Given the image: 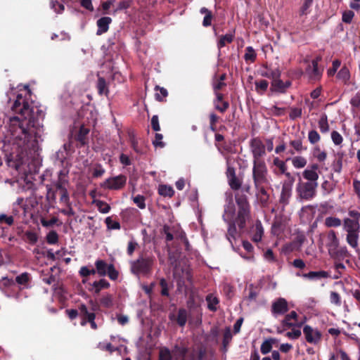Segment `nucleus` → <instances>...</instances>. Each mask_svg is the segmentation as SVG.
Masks as SVG:
<instances>
[{
    "label": "nucleus",
    "mask_w": 360,
    "mask_h": 360,
    "mask_svg": "<svg viewBox=\"0 0 360 360\" xmlns=\"http://www.w3.org/2000/svg\"><path fill=\"white\" fill-rule=\"evenodd\" d=\"M313 0H305L300 9V15H307L309 13V8L312 4Z\"/></svg>",
    "instance_id": "obj_44"
},
{
    "label": "nucleus",
    "mask_w": 360,
    "mask_h": 360,
    "mask_svg": "<svg viewBox=\"0 0 360 360\" xmlns=\"http://www.w3.org/2000/svg\"><path fill=\"white\" fill-rule=\"evenodd\" d=\"M319 127L320 130L323 133H326L329 130V126L328 124L327 116L323 115L319 121Z\"/></svg>",
    "instance_id": "obj_45"
},
{
    "label": "nucleus",
    "mask_w": 360,
    "mask_h": 360,
    "mask_svg": "<svg viewBox=\"0 0 360 360\" xmlns=\"http://www.w3.org/2000/svg\"><path fill=\"white\" fill-rule=\"evenodd\" d=\"M331 139H332V141L334 143L335 145L336 146H339L342 143V136H341V134L336 131H332L331 133Z\"/></svg>",
    "instance_id": "obj_55"
},
{
    "label": "nucleus",
    "mask_w": 360,
    "mask_h": 360,
    "mask_svg": "<svg viewBox=\"0 0 360 360\" xmlns=\"http://www.w3.org/2000/svg\"><path fill=\"white\" fill-rule=\"evenodd\" d=\"M359 232L347 233V243L352 248L356 249L359 246Z\"/></svg>",
    "instance_id": "obj_23"
},
{
    "label": "nucleus",
    "mask_w": 360,
    "mask_h": 360,
    "mask_svg": "<svg viewBox=\"0 0 360 360\" xmlns=\"http://www.w3.org/2000/svg\"><path fill=\"white\" fill-rule=\"evenodd\" d=\"M257 54L252 46H248L245 49L244 58L246 62H254L256 59Z\"/></svg>",
    "instance_id": "obj_40"
},
{
    "label": "nucleus",
    "mask_w": 360,
    "mask_h": 360,
    "mask_svg": "<svg viewBox=\"0 0 360 360\" xmlns=\"http://www.w3.org/2000/svg\"><path fill=\"white\" fill-rule=\"evenodd\" d=\"M46 241L50 245L56 244L58 241V233L55 231H50L46 235Z\"/></svg>",
    "instance_id": "obj_47"
},
{
    "label": "nucleus",
    "mask_w": 360,
    "mask_h": 360,
    "mask_svg": "<svg viewBox=\"0 0 360 360\" xmlns=\"http://www.w3.org/2000/svg\"><path fill=\"white\" fill-rule=\"evenodd\" d=\"M130 6V3L128 1H120L116 6L115 9L113 11L112 14L115 15L117 12L126 10Z\"/></svg>",
    "instance_id": "obj_51"
},
{
    "label": "nucleus",
    "mask_w": 360,
    "mask_h": 360,
    "mask_svg": "<svg viewBox=\"0 0 360 360\" xmlns=\"http://www.w3.org/2000/svg\"><path fill=\"white\" fill-rule=\"evenodd\" d=\"M187 321V311L184 309L179 310L177 316V323L180 326H185Z\"/></svg>",
    "instance_id": "obj_43"
},
{
    "label": "nucleus",
    "mask_w": 360,
    "mask_h": 360,
    "mask_svg": "<svg viewBox=\"0 0 360 360\" xmlns=\"http://www.w3.org/2000/svg\"><path fill=\"white\" fill-rule=\"evenodd\" d=\"M252 173L255 184L258 187L266 181L267 169L264 162L262 160L253 161Z\"/></svg>",
    "instance_id": "obj_6"
},
{
    "label": "nucleus",
    "mask_w": 360,
    "mask_h": 360,
    "mask_svg": "<svg viewBox=\"0 0 360 360\" xmlns=\"http://www.w3.org/2000/svg\"><path fill=\"white\" fill-rule=\"evenodd\" d=\"M274 165L279 169L282 174H285L287 176H290V173L285 172L287 167L285 163L283 160H281L278 158H275L274 159Z\"/></svg>",
    "instance_id": "obj_42"
},
{
    "label": "nucleus",
    "mask_w": 360,
    "mask_h": 360,
    "mask_svg": "<svg viewBox=\"0 0 360 360\" xmlns=\"http://www.w3.org/2000/svg\"><path fill=\"white\" fill-rule=\"evenodd\" d=\"M252 240L258 243L262 240L264 235V228L260 221L257 220L250 229Z\"/></svg>",
    "instance_id": "obj_12"
},
{
    "label": "nucleus",
    "mask_w": 360,
    "mask_h": 360,
    "mask_svg": "<svg viewBox=\"0 0 360 360\" xmlns=\"http://www.w3.org/2000/svg\"><path fill=\"white\" fill-rule=\"evenodd\" d=\"M291 194V186L287 184H283L281 191V200L282 201L287 200Z\"/></svg>",
    "instance_id": "obj_49"
},
{
    "label": "nucleus",
    "mask_w": 360,
    "mask_h": 360,
    "mask_svg": "<svg viewBox=\"0 0 360 360\" xmlns=\"http://www.w3.org/2000/svg\"><path fill=\"white\" fill-rule=\"evenodd\" d=\"M127 178L124 175H119L106 179L102 186L111 190H117L122 188L126 184Z\"/></svg>",
    "instance_id": "obj_8"
},
{
    "label": "nucleus",
    "mask_w": 360,
    "mask_h": 360,
    "mask_svg": "<svg viewBox=\"0 0 360 360\" xmlns=\"http://www.w3.org/2000/svg\"><path fill=\"white\" fill-rule=\"evenodd\" d=\"M303 333L307 342L310 344H317L321 338V333L317 329H314L312 327L307 325L303 328Z\"/></svg>",
    "instance_id": "obj_10"
},
{
    "label": "nucleus",
    "mask_w": 360,
    "mask_h": 360,
    "mask_svg": "<svg viewBox=\"0 0 360 360\" xmlns=\"http://www.w3.org/2000/svg\"><path fill=\"white\" fill-rule=\"evenodd\" d=\"M236 202L238 206V215L236 221L226 222L228 224L227 238L231 243V238L235 239L237 236L236 223L240 229L245 226L246 221L250 217V205L243 196L236 198Z\"/></svg>",
    "instance_id": "obj_2"
},
{
    "label": "nucleus",
    "mask_w": 360,
    "mask_h": 360,
    "mask_svg": "<svg viewBox=\"0 0 360 360\" xmlns=\"http://www.w3.org/2000/svg\"><path fill=\"white\" fill-rule=\"evenodd\" d=\"M30 280V274L27 273V272H25V273H22L18 276H16L15 278V281L18 284L20 285H23L24 287H27L28 286V283Z\"/></svg>",
    "instance_id": "obj_35"
},
{
    "label": "nucleus",
    "mask_w": 360,
    "mask_h": 360,
    "mask_svg": "<svg viewBox=\"0 0 360 360\" xmlns=\"http://www.w3.org/2000/svg\"><path fill=\"white\" fill-rule=\"evenodd\" d=\"M108 276L111 280H116L118 278V271L115 269L113 264L108 265Z\"/></svg>",
    "instance_id": "obj_56"
},
{
    "label": "nucleus",
    "mask_w": 360,
    "mask_h": 360,
    "mask_svg": "<svg viewBox=\"0 0 360 360\" xmlns=\"http://www.w3.org/2000/svg\"><path fill=\"white\" fill-rule=\"evenodd\" d=\"M288 310V302L284 298H278L272 304L271 311L276 316L284 314Z\"/></svg>",
    "instance_id": "obj_11"
},
{
    "label": "nucleus",
    "mask_w": 360,
    "mask_h": 360,
    "mask_svg": "<svg viewBox=\"0 0 360 360\" xmlns=\"http://www.w3.org/2000/svg\"><path fill=\"white\" fill-rule=\"evenodd\" d=\"M308 139L311 143L314 144L319 141L320 135L315 130H311L309 132Z\"/></svg>",
    "instance_id": "obj_52"
},
{
    "label": "nucleus",
    "mask_w": 360,
    "mask_h": 360,
    "mask_svg": "<svg viewBox=\"0 0 360 360\" xmlns=\"http://www.w3.org/2000/svg\"><path fill=\"white\" fill-rule=\"evenodd\" d=\"M109 286L110 283L105 279H101L92 283V287L96 294H98L102 289L108 288Z\"/></svg>",
    "instance_id": "obj_29"
},
{
    "label": "nucleus",
    "mask_w": 360,
    "mask_h": 360,
    "mask_svg": "<svg viewBox=\"0 0 360 360\" xmlns=\"http://www.w3.org/2000/svg\"><path fill=\"white\" fill-rule=\"evenodd\" d=\"M324 224L326 227H339L342 224L340 219L335 217H328L325 219Z\"/></svg>",
    "instance_id": "obj_32"
},
{
    "label": "nucleus",
    "mask_w": 360,
    "mask_h": 360,
    "mask_svg": "<svg viewBox=\"0 0 360 360\" xmlns=\"http://www.w3.org/2000/svg\"><path fill=\"white\" fill-rule=\"evenodd\" d=\"M97 88L100 94L107 95L108 90L107 88L105 80L103 77H98L97 82Z\"/></svg>",
    "instance_id": "obj_41"
},
{
    "label": "nucleus",
    "mask_w": 360,
    "mask_h": 360,
    "mask_svg": "<svg viewBox=\"0 0 360 360\" xmlns=\"http://www.w3.org/2000/svg\"><path fill=\"white\" fill-rule=\"evenodd\" d=\"M354 16V13L352 11H345L342 13V20L344 22L350 23Z\"/></svg>",
    "instance_id": "obj_57"
},
{
    "label": "nucleus",
    "mask_w": 360,
    "mask_h": 360,
    "mask_svg": "<svg viewBox=\"0 0 360 360\" xmlns=\"http://www.w3.org/2000/svg\"><path fill=\"white\" fill-rule=\"evenodd\" d=\"M4 221L7 225L11 226L14 223V217L13 215L7 216L5 214H0V223Z\"/></svg>",
    "instance_id": "obj_60"
},
{
    "label": "nucleus",
    "mask_w": 360,
    "mask_h": 360,
    "mask_svg": "<svg viewBox=\"0 0 360 360\" xmlns=\"http://www.w3.org/2000/svg\"><path fill=\"white\" fill-rule=\"evenodd\" d=\"M79 313L81 316H84L87 319L88 322L91 324V327L93 329L96 330L97 328V325L94 321L96 315L94 312L89 311L87 307L85 304L79 305Z\"/></svg>",
    "instance_id": "obj_13"
},
{
    "label": "nucleus",
    "mask_w": 360,
    "mask_h": 360,
    "mask_svg": "<svg viewBox=\"0 0 360 360\" xmlns=\"http://www.w3.org/2000/svg\"><path fill=\"white\" fill-rule=\"evenodd\" d=\"M112 19L110 17H102L97 20V34L100 35L108 31L109 25L111 23Z\"/></svg>",
    "instance_id": "obj_18"
},
{
    "label": "nucleus",
    "mask_w": 360,
    "mask_h": 360,
    "mask_svg": "<svg viewBox=\"0 0 360 360\" xmlns=\"http://www.w3.org/2000/svg\"><path fill=\"white\" fill-rule=\"evenodd\" d=\"M330 301L332 304H334L337 306H340L341 304L340 296L336 292H331L330 295Z\"/></svg>",
    "instance_id": "obj_59"
},
{
    "label": "nucleus",
    "mask_w": 360,
    "mask_h": 360,
    "mask_svg": "<svg viewBox=\"0 0 360 360\" xmlns=\"http://www.w3.org/2000/svg\"><path fill=\"white\" fill-rule=\"evenodd\" d=\"M302 115V109L300 108H292L289 117L291 120H295Z\"/></svg>",
    "instance_id": "obj_63"
},
{
    "label": "nucleus",
    "mask_w": 360,
    "mask_h": 360,
    "mask_svg": "<svg viewBox=\"0 0 360 360\" xmlns=\"http://www.w3.org/2000/svg\"><path fill=\"white\" fill-rule=\"evenodd\" d=\"M292 166L296 169L304 168L307 163V160L302 156H295L291 159Z\"/></svg>",
    "instance_id": "obj_30"
},
{
    "label": "nucleus",
    "mask_w": 360,
    "mask_h": 360,
    "mask_svg": "<svg viewBox=\"0 0 360 360\" xmlns=\"http://www.w3.org/2000/svg\"><path fill=\"white\" fill-rule=\"evenodd\" d=\"M261 75L267 78L272 79V81H274V79L276 78H280L281 71L278 68L266 69L262 71Z\"/></svg>",
    "instance_id": "obj_24"
},
{
    "label": "nucleus",
    "mask_w": 360,
    "mask_h": 360,
    "mask_svg": "<svg viewBox=\"0 0 360 360\" xmlns=\"http://www.w3.org/2000/svg\"><path fill=\"white\" fill-rule=\"evenodd\" d=\"M155 90L157 91H160V93L157 92L155 94V98H156V100H158L159 101H162L163 100V98H165L166 96H167V95H168V92H167V89L163 87H160L159 86H156L155 87Z\"/></svg>",
    "instance_id": "obj_46"
},
{
    "label": "nucleus",
    "mask_w": 360,
    "mask_h": 360,
    "mask_svg": "<svg viewBox=\"0 0 360 360\" xmlns=\"http://www.w3.org/2000/svg\"><path fill=\"white\" fill-rule=\"evenodd\" d=\"M200 12L202 14H205V17L202 21V25L204 27H208L212 23V15L210 11H209L207 8L202 7L200 8Z\"/></svg>",
    "instance_id": "obj_34"
},
{
    "label": "nucleus",
    "mask_w": 360,
    "mask_h": 360,
    "mask_svg": "<svg viewBox=\"0 0 360 360\" xmlns=\"http://www.w3.org/2000/svg\"><path fill=\"white\" fill-rule=\"evenodd\" d=\"M153 257H139L136 260L130 262V269L132 274L137 276H147L152 269L154 264Z\"/></svg>",
    "instance_id": "obj_4"
},
{
    "label": "nucleus",
    "mask_w": 360,
    "mask_h": 360,
    "mask_svg": "<svg viewBox=\"0 0 360 360\" xmlns=\"http://www.w3.org/2000/svg\"><path fill=\"white\" fill-rule=\"evenodd\" d=\"M314 156L317 159L319 162H323L327 157L326 153L324 151H321L319 148H316L314 150Z\"/></svg>",
    "instance_id": "obj_54"
},
{
    "label": "nucleus",
    "mask_w": 360,
    "mask_h": 360,
    "mask_svg": "<svg viewBox=\"0 0 360 360\" xmlns=\"http://www.w3.org/2000/svg\"><path fill=\"white\" fill-rule=\"evenodd\" d=\"M302 176L304 179L307 180L306 181L318 183L317 182L318 179H319L318 172H315L309 170V169L307 168L302 172Z\"/></svg>",
    "instance_id": "obj_25"
},
{
    "label": "nucleus",
    "mask_w": 360,
    "mask_h": 360,
    "mask_svg": "<svg viewBox=\"0 0 360 360\" xmlns=\"http://www.w3.org/2000/svg\"><path fill=\"white\" fill-rule=\"evenodd\" d=\"M188 348L184 345H176L173 349V354L174 356L182 360H186ZM190 360H194V356H192Z\"/></svg>",
    "instance_id": "obj_20"
},
{
    "label": "nucleus",
    "mask_w": 360,
    "mask_h": 360,
    "mask_svg": "<svg viewBox=\"0 0 360 360\" xmlns=\"http://www.w3.org/2000/svg\"><path fill=\"white\" fill-rule=\"evenodd\" d=\"M343 229L347 233L360 232L359 221L345 218L344 219Z\"/></svg>",
    "instance_id": "obj_16"
},
{
    "label": "nucleus",
    "mask_w": 360,
    "mask_h": 360,
    "mask_svg": "<svg viewBox=\"0 0 360 360\" xmlns=\"http://www.w3.org/2000/svg\"><path fill=\"white\" fill-rule=\"evenodd\" d=\"M321 188L324 195L330 193L334 190V184L328 181H325L321 184Z\"/></svg>",
    "instance_id": "obj_48"
},
{
    "label": "nucleus",
    "mask_w": 360,
    "mask_h": 360,
    "mask_svg": "<svg viewBox=\"0 0 360 360\" xmlns=\"http://www.w3.org/2000/svg\"><path fill=\"white\" fill-rule=\"evenodd\" d=\"M105 222L108 229L115 230L120 229V223L118 221H113L110 217H108L105 219Z\"/></svg>",
    "instance_id": "obj_50"
},
{
    "label": "nucleus",
    "mask_w": 360,
    "mask_h": 360,
    "mask_svg": "<svg viewBox=\"0 0 360 360\" xmlns=\"http://www.w3.org/2000/svg\"><path fill=\"white\" fill-rule=\"evenodd\" d=\"M163 136L161 134L156 133L155 136V139L153 141V144L155 147L163 148L165 146V143L162 142Z\"/></svg>",
    "instance_id": "obj_61"
},
{
    "label": "nucleus",
    "mask_w": 360,
    "mask_h": 360,
    "mask_svg": "<svg viewBox=\"0 0 360 360\" xmlns=\"http://www.w3.org/2000/svg\"><path fill=\"white\" fill-rule=\"evenodd\" d=\"M278 342L276 338H269L265 340L261 345L260 351L262 354L269 353L273 347V345Z\"/></svg>",
    "instance_id": "obj_22"
},
{
    "label": "nucleus",
    "mask_w": 360,
    "mask_h": 360,
    "mask_svg": "<svg viewBox=\"0 0 360 360\" xmlns=\"http://www.w3.org/2000/svg\"><path fill=\"white\" fill-rule=\"evenodd\" d=\"M206 301L207 303V307L210 310L215 311L217 309L219 300L216 296L212 294H209L206 297Z\"/></svg>",
    "instance_id": "obj_26"
},
{
    "label": "nucleus",
    "mask_w": 360,
    "mask_h": 360,
    "mask_svg": "<svg viewBox=\"0 0 360 360\" xmlns=\"http://www.w3.org/2000/svg\"><path fill=\"white\" fill-rule=\"evenodd\" d=\"M98 347L102 350H108L110 353L119 349L118 348H115V347H112L111 343H105V342H99L98 345Z\"/></svg>",
    "instance_id": "obj_58"
},
{
    "label": "nucleus",
    "mask_w": 360,
    "mask_h": 360,
    "mask_svg": "<svg viewBox=\"0 0 360 360\" xmlns=\"http://www.w3.org/2000/svg\"><path fill=\"white\" fill-rule=\"evenodd\" d=\"M93 202L96 206L98 211L103 214H107L110 210V205L104 201L100 200H94Z\"/></svg>",
    "instance_id": "obj_33"
},
{
    "label": "nucleus",
    "mask_w": 360,
    "mask_h": 360,
    "mask_svg": "<svg viewBox=\"0 0 360 360\" xmlns=\"http://www.w3.org/2000/svg\"><path fill=\"white\" fill-rule=\"evenodd\" d=\"M50 5L51 8L57 13H60L64 10L63 4H59L58 1H51Z\"/></svg>",
    "instance_id": "obj_64"
},
{
    "label": "nucleus",
    "mask_w": 360,
    "mask_h": 360,
    "mask_svg": "<svg viewBox=\"0 0 360 360\" xmlns=\"http://www.w3.org/2000/svg\"><path fill=\"white\" fill-rule=\"evenodd\" d=\"M250 146L253 161L261 160L260 158L266 155L265 145L260 139L257 138L252 139Z\"/></svg>",
    "instance_id": "obj_7"
},
{
    "label": "nucleus",
    "mask_w": 360,
    "mask_h": 360,
    "mask_svg": "<svg viewBox=\"0 0 360 360\" xmlns=\"http://www.w3.org/2000/svg\"><path fill=\"white\" fill-rule=\"evenodd\" d=\"M271 90L278 93H285L284 82L279 78H276L274 81L271 82Z\"/></svg>",
    "instance_id": "obj_38"
},
{
    "label": "nucleus",
    "mask_w": 360,
    "mask_h": 360,
    "mask_svg": "<svg viewBox=\"0 0 360 360\" xmlns=\"http://www.w3.org/2000/svg\"><path fill=\"white\" fill-rule=\"evenodd\" d=\"M321 243L327 248L329 255L333 258H337L340 253L345 252V248H339V239L333 230L321 236Z\"/></svg>",
    "instance_id": "obj_3"
},
{
    "label": "nucleus",
    "mask_w": 360,
    "mask_h": 360,
    "mask_svg": "<svg viewBox=\"0 0 360 360\" xmlns=\"http://www.w3.org/2000/svg\"><path fill=\"white\" fill-rule=\"evenodd\" d=\"M158 193L163 196L172 197L174 195V190L172 186L167 185H160L158 188Z\"/></svg>",
    "instance_id": "obj_39"
},
{
    "label": "nucleus",
    "mask_w": 360,
    "mask_h": 360,
    "mask_svg": "<svg viewBox=\"0 0 360 360\" xmlns=\"http://www.w3.org/2000/svg\"><path fill=\"white\" fill-rule=\"evenodd\" d=\"M337 77L343 83H347L350 79L349 70L346 66H343L338 72Z\"/></svg>",
    "instance_id": "obj_27"
},
{
    "label": "nucleus",
    "mask_w": 360,
    "mask_h": 360,
    "mask_svg": "<svg viewBox=\"0 0 360 360\" xmlns=\"http://www.w3.org/2000/svg\"><path fill=\"white\" fill-rule=\"evenodd\" d=\"M318 183L304 181L300 179L296 186L297 196L302 200H311L315 195Z\"/></svg>",
    "instance_id": "obj_5"
},
{
    "label": "nucleus",
    "mask_w": 360,
    "mask_h": 360,
    "mask_svg": "<svg viewBox=\"0 0 360 360\" xmlns=\"http://www.w3.org/2000/svg\"><path fill=\"white\" fill-rule=\"evenodd\" d=\"M255 90L259 94H263L267 89L269 83L264 79L255 81Z\"/></svg>",
    "instance_id": "obj_36"
},
{
    "label": "nucleus",
    "mask_w": 360,
    "mask_h": 360,
    "mask_svg": "<svg viewBox=\"0 0 360 360\" xmlns=\"http://www.w3.org/2000/svg\"><path fill=\"white\" fill-rule=\"evenodd\" d=\"M24 201V198L19 197L17 198L16 201L12 205V215L13 217H15L19 219H23L22 218V212L21 208V203Z\"/></svg>",
    "instance_id": "obj_19"
},
{
    "label": "nucleus",
    "mask_w": 360,
    "mask_h": 360,
    "mask_svg": "<svg viewBox=\"0 0 360 360\" xmlns=\"http://www.w3.org/2000/svg\"><path fill=\"white\" fill-rule=\"evenodd\" d=\"M101 304L105 307L109 308L112 306L113 300L112 297L110 295L103 296L101 300Z\"/></svg>",
    "instance_id": "obj_53"
},
{
    "label": "nucleus",
    "mask_w": 360,
    "mask_h": 360,
    "mask_svg": "<svg viewBox=\"0 0 360 360\" xmlns=\"http://www.w3.org/2000/svg\"><path fill=\"white\" fill-rule=\"evenodd\" d=\"M89 132V129L84 126H81L79 133L77 134V140L82 144L86 143L87 135Z\"/></svg>",
    "instance_id": "obj_37"
},
{
    "label": "nucleus",
    "mask_w": 360,
    "mask_h": 360,
    "mask_svg": "<svg viewBox=\"0 0 360 360\" xmlns=\"http://www.w3.org/2000/svg\"><path fill=\"white\" fill-rule=\"evenodd\" d=\"M134 203L140 208L143 209L146 207L145 198L143 196L138 195L134 198Z\"/></svg>",
    "instance_id": "obj_62"
},
{
    "label": "nucleus",
    "mask_w": 360,
    "mask_h": 360,
    "mask_svg": "<svg viewBox=\"0 0 360 360\" xmlns=\"http://www.w3.org/2000/svg\"><path fill=\"white\" fill-rule=\"evenodd\" d=\"M234 217L235 205L232 200H230L224 206V213L223 214V219L225 222L236 221V219H234Z\"/></svg>",
    "instance_id": "obj_14"
},
{
    "label": "nucleus",
    "mask_w": 360,
    "mask_h": 360,
    "mask_svg": "<svg viewBox=\"0 0 360 360\" xmlns=\"http://www.w3.org/2000/svg\"><path fill=\"white\" fill-rule=\"evenodd\" d=\"M297 276H302L304 278H307L309 280H319L321 278H328L329 276V274L325 271H310L307 274H300L299 273L297 274Z\"/></svg>",
    "instance_id": "obj_15"
},
{
    "label": "nucleus",
    "mask_w": 360,
    "mask_h": 360,
    "mask_svg": "<svg viewBox=\"0 0 360 360\" xmlns=\"http://www.w3.org/2000/svg\"><path fill=\"white\" fill-rule=\"evenodd\" d=\"M96 271L101 276H104L107 274L108 270V265L103 260H97L95 262Z\"/></svg>",
    "instance_id": "obj_28"
},
{
    "label": "nucleus",
    "mask_w": 360,
    "mask_h": 360,
    "mask_svg": "<svg viewBox=\"0 0 360 360\" xmlns=\"http://www.w3.org/2000/svg\"><path fill=\"white\" fill-rule=\"evenodd\" d=\"M297 314L295 311H290L288 314L285 316L282 323L283 326L288 328L297 326Z\"/></svg>",
    "instance_id": "obj_21"
},
{
    "label": "nucleus",
    "mask_w": 360,
    "mask_h": 360,
    "mask_svg": "<svg viewBox=\"0 0 360 360\" xmlns=\"http://www.w3.org/2000/svg\"><path fill=\"white\" fill-rule=\"evenodd\" d=\"M320 60L321 58L317 57L306 69V75L310 80H319L322 75V70L318 68V63Z\"/></svg>",
    "instance_id": "obj_9"
},
{
    "label": "nucleus",
    "mask_w": 360,
    "mask_h": 360,
    "mask_svg": "<svg viewBox=\"0 0 360 360\" xmlns=\"http://www.w3.org/2000/svg\"><path fill=\"white\" fill-rule=\"evenodd\" d=\"M233 39L234 33H228L225 35L221 36L217 44L219 49H221L225 46L226 44L232 42Z\"/></svg>",
    "instance_id": "obj_31"
},
{
    "label": "nucleus",
    "mask_w": 360,
    "mask_h": 360,
    "mask_svg": "<svg viewBox=\"0 0 360 360\" xmlns=\"http://www.w3.org/2000/svg\"><path fill=\"white\" fill-rule=\"evenodd\" d=\"M12 110L17 115L10 117L8 129L4 141L11 146V152L7 156V165L15 168L22 174L26 187L30 188L33 184V176L26 166L28 155L35 151L39 139L41 138L43 126L40 120L44 112L34 103H30L21 95H18Z\"/></svg>",
    "instance_id": "obj_1"
},
{
    "label": "nucleus",
    "mask_w": 360,
    "mask_h": 360,
    "mask_svg": "<svg viewBox=\"0 0 360 360\" xmlns=\"http://www.w3.org/2000/svg\"><path fill=\"white\" fill-rule=\"evenodd\" d=\"M68 184V179L66 176V173L63 170H60L58 174V180L53 182V186L56 187L57 190L60 191V192L64 190H67L65 185Z\"/></svg>",
    "instance_id": "obj_17"
}]
</instances>
